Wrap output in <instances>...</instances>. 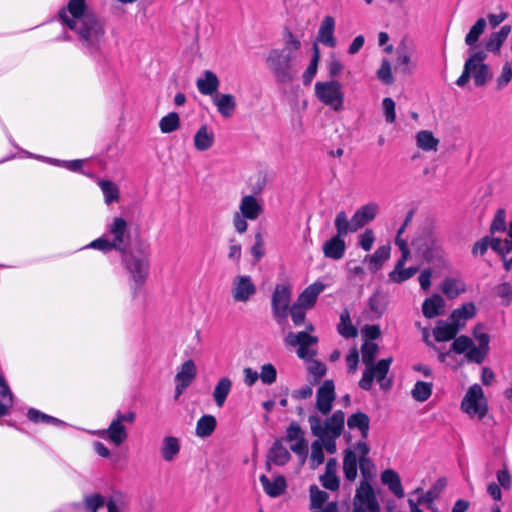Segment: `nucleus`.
Returning <instances> with one entry per match:
<instances>
[{
    "mask_svg": "<svg viewBox=\"0 0 512 512\" xmlns=\"http://www.w3.org/2000/svg\"><path fill=\"white\" fill-rule=\"evenodd\" d=\"M58 15L62 24L75 33L86 53L96 56L101 52L106 37L105 22L89 10L86 0H69Z\"/></svg>",
    "mask_w": 512,
    "mask_h": 512,
    "instance_id": "f257e3e1",
    "label": "nucleus"
},
{
    "mask_svg": "<svg viewBox=\"0 0 512 512\" xmlns=\"http://www.w3.org/2000/svg\"><path fill=\"white\" fill-rule=\"evenodd\" d=\"M300 48V40L288 32L284 47L272 49L268 53L266 63L278 83L287 84L297 77Z\"/></svg>",
    "mask_w": 512,
    "mask_h": 512,
    "instance_id": "f03ea898",
    "label": "nucleus"
},
{
    "mask_svg": "<svg viewBox=\"0 0 512 512\" xmlns=\"http://www.w3.org/2000/svg\"><path fill=\"white\" fill-rule=\"evenodd\" d=\"M362 361L366 365L362 378L359 381V386L365 391L372 388L373 381L376 380L381 389L388 390L391 387V381L386 379L389 372L392 358H386L374 363L375 357L378 353V345L374 342H365L361 348Z\"/></svg>",
    "mask_w": 512,
    "mask_h": 512,
    "instance_id": "7ed1b4c3",
    "label": "nucleus"
},
{
    "mask_svg": "<svg viewBox=\"0 0 512 512\" xmlns=\"http://www.w3.org/2000/svg\"><path fill=\"white\" fill-rule=\"evenodd\" d=\"M129 242L130 232L127 221L122 217H114L107 224L105 233L83 248L98 250L104 254L113 250L122 253L126 251Z\"/></svg>",
    "mask_w": 512,
    "mask_h": 512,
    "instance_id": "20e7f679",
    "label": "nucleus"
},
{
    "mask_svg": "<svg viewBox=\"0 0 512 512\" xmlns=\"http://www.w3.org/2000/svg\"><path fill=\"white\" fill-rule=\"evenodd\" d=\"M125 270L129 274V283L133 296L141 291L149 274V256L142 250L121 253Z\"/></svg>",
    "mask_w": 512,
    "mask_h": 512,
    "instance_id": "39448f33",
    "label": "nucleus"
},
{
    "mask_svg": "<svg viewBox=\"0 0 512 512\" xmlns=\"http://www.w3.org/2000/svg\"><path fill=\"white\" fill-rule=\"evenodd\" d=\"M484 51L474 52L464 64L463 72L456 80V85L464 87L472 78L476 87L485 86L493 77L490 67L485 63Z\"/></svg>",
    "mask_w": 512,
    "mask_h": 512,
    "instance_id": "423d86ee",
    "label": "nucleus"
},
{
    "mask_svg": "<svg viewBox=\"0 0 512 512\" xmlns=\"http://www.w3.org/2000/svg\"><path fill=\"white\" fill-rule=\"evenodd\" d=\"M423 255V258L441 268L448 267V258L443 249V240L438 232L428 229L423 231V236L412 242Z\"/></svg>",
    "mask_w": 512,
    "mask_h": 512,
    "instance_id": "0eeeda50",
    "label": "nucleus"
},
{
    "mask_svg": "<svg viewBox=\"0 0 512 512\" xmlns=\"http://www.w3.org/2000/svg\"><path fill=\"white\" fill-rule=\"evenodd\" d=\"M135 420L136 413L134 411L118 410L106 429L93 430L90 433L119 447L128 439L127 425L134 424Z\"/></svg>",
    "mask_w": 512,
    "mask_h": 512,
    "instance_id": "6e6552de",
    "label": "nucleus"
},
{
    "mask_svg": "<svg viewBox=\"0 0 512 512\" xmlns=\"http://www.w3.org/2000/svg\"><path fill=\"white\" fill-rule=\"evenodd\" d=\"M311 432L314 436L340 437L345 425V414L342 410H336L324 421L317 414L308 417Z\"/></svg>",
    "mask_w": 512,
    "mask_h": 512,
    "instance_id": "1a4fd4ad",
    "label": "nucleus"
},
{
    "mask_svg": "<svg viewBox=\"0 0 512 512\" xmlns=\"http://www.w3.org/2000/svg\"><path fill=\"white\" fill-rule=\"evenodd\" d=\"M263 213L261 202L253 195H245L239 203V211L233 216V225L239 234L248 229L247 220L255 221Z\"/></svg>",
    "mask_w": 512,
    "mask_h": 512,
    "instance_id": "9d476101",
    "label": "nucleus"
},
{
    "mask_svg": "<svg viewBox=\"0 0 512 512\" xmlns=\"http://www.w3.org/2000/svg\"><path fill=\"white\" fill-rule=\"evenodd\" d=\"M461 410L471 418L483 419L488 411L484 391L479 384H473L466 391L462 401Z\"/></svg>",
    "mask_w": 512,
    "mask_h": 512,
    "instance_id": "9b49d317",
    "label": "nucleus"
},
{
    "mask_svg": "<svg viewBox=\"0 0 512 512\" xmlns=\"http://www.w3.org/2000/svg\"><path fill=\"white\" fill-rule=\"evenodd\" d=\"M378 211L379 205L375 202H370L357 209L350 220L344 211L338 212L335 219L341 223L343 222L348 232L355 233L366 224L373 221L377 216Z\"/></svg>",
    "mask_w": 512,
    "mask_h": 512,
    "instance_id": "f8f14e48",
    "label": "nucleus"
},
{
    "mask_svg": "<svg viewBox=\"0 0 512 512\" xmlns=\"http://www.w3.org/2000/svg\"><path fill=\"white\" fill-rule=\"evenodd\" d=\"M292 287L289 284H277L271 297V309L275 321L284 325L291 308Z\"/></svg>",
    "mask_w": 512,
    "mask_h": 512,
    "instance_id": "ddd939ff",
    "label": "nucleus"
},
{
    "mask_svg": "<svg viewBox=\"0 0 512 512\" xmlns=\"http://www.w3.org/2000/svg\"><path fill=\"white\" fill-rule=\"evenodd\" d=\"M315 95L323 104L331 107L334 111L343 109L344 95L340 82L336 80L316 82Z\"/></svg>",
    "mask_w": 512,
    "mask_h": 512,
    "instance_id": "4468645a",
    "label": "nucleus"
},
{
    "mask_svg": "<svg viewBox=\"0 0 512 512\" xmlns=\"http://www.w3.org/2000/svg\"><path fill=\"white\" fill-rule=\"evenodd\" d=\"M395 244L399 247L401 251V257L396 262L393 270L388 274V281L391 283L400 284L412 278L417 273L418 268H405V264L410 255L407 242L404 239H395Z\"/></svg>",
    "mask_w": 512,
    "mask_h": 512,
    "instance_id": "2eb2a0df",
    "label": "nucleus"
},
{
    "mask_svg": "<svg viewBox=\"0 0 512 512\" xmlns=\"http://www.w3.org/2000/svg\"><path fill=\"white\" fill-rule=\"evenodd\" d=\"M395 68L403 74H410L417 66V46L410 38H404L396 50Z\"/></svg>",
    "mask_w": 512,
    "mask_h": 512,
    "instance_id": "dca6fc26",
    "label": "nucleus"
},
{
    "mask_svg": "<svg viewBox=\"0 0 512 512\" xmlns=\"http://www.w3.org/2000/svg\"><path fill=\"white\" fill-rule=\"evenodd\" d=\"M334 225L336 228V234L323 243L322 250L326 258L340 260L344 257L346 251L344 237L350 232H348L343 222L341 223L335 219Z\"/></svg>",
    "mask_w": 512,
    "mask_h": 512,
    "instance_id": "f3484780",
    "label": "nucleus"
},
{
    "mask_svg": "<svg viewBox=\"0 0 512 512\" xmlns=\"http://www.w3.org/2000/svg\"><path fill=\"white\" fill-rule=\"evenodd\" d=\"M284 342L287 346L298 347L297 355L301 359H311L315 356V351L310 349L311 345L318 342L316 336H312L307 331L289 332L285 336Z\"/></svg>",
    "mask_w": 512,
    "mask_h": 512,
    "instance_id": "a211bd4d",
    "label": "nucleus"
},
{
    "mask_svg": "<svg viewBox=\"0 0 512 512\" xmlns=\"http://www.w3.org/2000/svg\"><path fill=\"white\" fill-rule=\"evenodd\" d=\"M106 504L108 512H120V507L124 506L125 500L121 493L112 495L108 501L97 493L90 494L84 497V505L87 512H97V510Z\"/></svg>",
    "mask_w": 512,
    "mask_h": 512,
    "instance_id": "6ab92c4d",
    "label": "nucleus"
},
{
    "mask_svg": "<svg viewBox=\"0 0 512 512\" xmlns=\"http://www.w3.org/2000/svg\"><path fill=\"white\" fill-rule=\"evenodd\" d=\"M257 288L248 275H237L233 278L231 294L236 302L246 303L256 294Z\"/></svg>",
    "mask_w": 512,
    "mask_h": 512,
    "instance_id": "aec40b11",
    "label": "nucleus"
},
{
    "mask_svg": "<svg viewBox=\"0 0 512 512\" xmlns=\"http://www.w3.org/2000/svg\"><path fill=\"white\" fill-rule=\"evenodd\" d=\"M335 386L332 380H325L316 392V409L323 415L327 416L332 408L335 400Z\"/></svg>",
    "mask_w": 512,
    "mask_h": 512,
    "instance_id": "412c9836",
    "label": "nucleus"
},
{
    "mask_svg": "<svg viewBox=\"0 0 512 512\" xmlns=\"http://www.w3.org/2000/svg\"><path fill=\"white\" fill-rule=\"evenodd\" d=\"M196 365L193 360L185 361L175 375V399H178L185 389L191 384L196 377Z\"/></svg>",
    "mask_w": 512,
    "mask_h": 512,
    "instance_id": "4be33fe9",
    "label": "nucleus"
},
{
    "mask_svg": "<svg viewBox=\"0 0 512 512\" xmlns=\"http://www.w3.org/2000/svg\"><path fill=\"white\" fill-rule=\"evenodd\" d=\"M391 247L389 244H385L379 246L374 253L367 254L363 259V264H365L370 272L379 271L384 263L390 258Z\"/></svg>",
    "mask_w": 512,
    "mask_h": 512,
    "instance_id": "5701e85b",
    "label": "nucleus"
},
{
    "mask_svg": "<svg viewBox=\"0 0 512 512\" xmlns=\"http://www.w3.org/2000/svg\"><path fill=\"white\" fill-rule=\"evenodd\" d=\"M325 288L326 285L324 283L321 281H315L300 293L296 303L308 309L312 308L315 305L318 296L325 290Z\"/></svg>",
    "mask_w": 512,
    "mask_h": 512,
    "instance_id": "b1692460",
    "label": "nucleus"
},
{
    "mask_svg": "<svg viewBox=\"0 0 512 512\" xmlns=\"http://www.w3.org/2000/svg\"><path fill=\"white\" fill-rule=\"evenodd\" d=\"M334 31L335 19L332 16H325L319 26L317 40L329 48H334L337 44Z\"/></svg>",
    "mask_w": 512,
    "mask_h": 512,
    "instance_id": "393cba45",
    "label": "nucleus"
},
{
    "mask_svg": "<svg viewBox=\"0 0 512 512\" xmlns=\"http://www.w3.org/2000/svg\"><path fill=\"white\" fill-rule=\"evenodd\" d=\"M383 485L387 486L389 491L398 499L405 496L399 474L393 469H386L380 476Z\"/></svg>",
    "mask_w": 512,
    "mask_h": 512,
    "instance_id": "a878e982",
    "label": "nucleus"
},
{
    "mask_svg": "<svg viewBox=\"0 0 512 512\" xmlns=\"http://www.w3.org/2000/svg\"><path fill=\"white\" fill-rule=\"evenodd\" d=\"M181 450L180 439L175 436H165L160 446V455L166 462H173Z\"/></svg>",
    "mask_w": 512,
    "mask_h": 512,
    "instance_id": "bb28decb",
    "label": "nucleus"
},
{
    "mask_svg": "<svg viewBox=\"0 0 512 512\" xmlns=\"http://www.w3.org/2000/svg\"><path fill=\"white\" fill-rule=\"evenodd\" d=\"M259 479L265 493L272 498L280 496L286 490V480L281 475H278L277 477L271 480L266 475L263 474L260 476Z\"/></svg>",
    "mask_w": 512,
    "mask_h": 512,
    "instance_id": "cd10ccee",
    "label": "nucleus"
},
{
    "mask_svg": "<svg viewBox=\"0 0 512 512\" xmlns=\"http://www.w3.org/2000/svg\"><path fill=\"white\" fill-rule=\"evenodd\" d=\"M359 466V454L353 448L345 450L343 459V472L344 476L348 481H354L357 477V471Z\"/></svg>",
    "mask_w": 512,
    "mask_h": 512,
    "instance_id": "c85d7f7f",
    "label": "nucleus"
},
{
    "mask_svg": "<svg viewBox=\"0 0 512 512\" xmlns=\"http://www.w3.org/2000/svg\"><path fill=\"white\" fill-rule=\"evenodd\" d=\"M476 315V307L474 303H464L459 308L452 311L449 320L452 321L460 330L465 326L469 319Z\"/></svg>",
    "mask_w": 512,
    "mask_h": 512,
    "instance_id": "c756f323",
    "label": "nucleus"
},
{
    "mask_svg": "<svg viewBox=\"0 0 512 512\" xmlns=\"http://www.w3.org/2000/svg\"><path fill=\"white\" fill-rule=\"evenodd\" d=\"M193 142L197 151L203 152L210 149L215 142V135L213 130L206 124L200 126L194 135Z\"/></svg>",
    "mask_w": 512,
    "mask_h": 512,
    "instance_id": "7c9ffc66",
    "label": "nucleus"
},
{
    "mask_svg": "<svg viewBox=\"0 0 512 512\" xmlns=\"http://www.w3.org/2000/svg\"><path fill=\"white\" fill-rule=\"evenodd\" d=\"M459 331L460 329L449 319L440 320L433 330V335L437 342H446L454 339Z\"/></svg>",
    "mask_w": 512,
    "mask_h": 512,
    "instance_id": "2f4dec72",
    "label": "nucleus"
},
{
    "mask_svg": "<svg viewBox=\"0 0 512 512\" xmlns=\"http://www.w3.org/2000/svg\"><path fill=\"white\" fill-rule=\"evenodd\" d=\"M220 81L217 75L210 71L205 70L203 77H200L196 81L198 91L203 95H213L217 92Z\"/></svg>",
    "mask_w": 512,
    "mask_h": 512,
    "instance_id": "473e14b6",
    "label": "nucleus"
},
{
    "mask_svg": "<svg viewBox=\"0 0 512 512\" xmlns=\"http://www.w3.org/2000/svg\"><path fill=\"white\" fill-rule=\"evenodd\" d=\"M231 389H232V381L230 378L221 377L217 381V383L213 389V393H212L213 400L217 407L221 408L224 406L225 401H226L229 393L231 392Z\"/></svg>",
    "mask_w": 512,
    "mask_h": 512,
    "instance_id": "72a5a7b5",
    "label": "nucleus"
},
{
    "mask_svg": "<svg viewBox=\"0 0 512 512\" xmlns=\"http://www.w3.org/2000/svg\"><path fill=\"white\" fill-rule=\"evenodd\" d=\"M441 290L448 299H455L466 291V285L461 279L447 277L441 284Z\"/></svg>",
    "mask_w": 512,
    "mask_h": 512,
    "instance_id": "f704fd0d",
    "label": "nucleus"
},
{
    "mask_svg": "<svg viewBox=\"0 0 512 512\" xmlns=\"http://www.w3.org/2000/svg\"><path fill=\"white\" fill-rule=\"evenodd\" d=\"M213 103L223 117H230L236 108L235 97L232 94H216Z\"/></svg>",
    "mask_w": 512,
    "mask_h": 512,
    "instance_id": "c9c22d12",
    "label": "nucleus"
},
{
    "mask_svg": "<svg viewBox=\"0 0 512 512\" xmlns=\"http://www.w3.org/2000/svg\"><path fill=\"white\" fill-rule=\"evenodd\" d=\"M355 450L359 454V466L358 467H359L362 475L365 478H367L370 475L371 470L374 468L372 461L368 457L370 448L364 440H361L355 444Z\"/></svg>",
    "mask_w": 512,
    "mask_h": 512,
    "instance_id": "e433bc0d",
    "label": "nucleus"
},
{
    "mask_svg": "<svg viewBox=\"0 0 512 512\" xmlns=\"http://www.w3.org/2000/svg\"><path fill=\"white\" fill-rule=\"evenodd\" d=\"M444 305L443 298L439 294H434L424 300L422 304L423 315L429 319L434 318L441 314Z\"/></svg>",
    "mask_w": 512,
    "mask_h": 512,
    "instance_id": "4c0bfd02",
    "label": "nucleus"
},
{
    "mask_svg": "<svg viewBox=\"0 0 512 512\" xmlns=\"http://www.w3.org/2000/svg\"><path fill=\"white\" fill-rule=\"evenodd\" d=\"M13 405V394L12 391L0 372V418L9 413L10 408Z\"/></svg>",
    "mask_w": 512,
    "mask_h": 512,
    "instance_id": "58836bf2",
    "label": "nucleus"
},
{
    "mask_svg": "<svg viewBox=\"0 0 512 512\" xmlns=\"http://www.w3.org/2000/svg\"><path fill=\"white\" fill-rule=\"evenodd\" d=\"M511 32L510 25H504L499 31L490 34L486 41L485 48L489 52H498Z\"/></svg>",
    "mask_w": 512,
    "mask_h": 512,
    "instance_id": "ea45409f",
    "label": "nucleus"
},
{
    "mask_svg": "<svg viewBox=\"0 0 512 512\" xmlns=\"http://www.w3.org/2000/svg\"><path fill=\"white\" fill-rule=\"evenodd\" d=\"M347 425L351 430L358 429L361 433L362 439H366L368 437L370 419L365 413L357 412L350 415L347 419Z\"/></svg>",
    "mask_w": 512,
    "mask_h": 512,
    "instance_id": "a19ab883",
    "label": "nucleus"
},
{
    "mask_svg": "<svg viewBox=\"0 0 512 512\" xmlns=\"http://www.w3.org/2000/svg\"><path fill=\"white\" fill-rule=\"evenodd\" d=\"M27 418L33 423H46L49 425L57 426V427H66L67 423L56 418L41 412L38 409L30 408L27 412Z\"/></svg>",
    "mask_w": 512,
    "mask_h": 512,
    "instance_id": "79ce46f5",
    "label": "nucleus"
},
{
    "mask_svg": "<svg viewBox=\"0 0 512 512\" xmlns=\"http://www.w3.org/2000/svg\"><path fill=\"white\" fill-rule=\"evenodd\" d=\"M416 145L423 151H436L439 139L429 130H421L416 134Z\"/></svg>",
    "mask_w": 512,
    "mask_h": 512,
    "instance_id": "37998d69",
    "label": "nucleus"
},
{
    "mask_svg": "<svg viewBox=\"0 0 512 512\" xmlns=\"http://www.w3.org/2000/svg\"><path fill=\"white\" fill-rule=\"evenodd\" d=\"M268 458L275 465L282 466L290 460L291 455L280 441H276L269 451Z\"/></svg>",
    "mask_w": 512,
    "mask_h": 512,
    "instance_id": "c03bdc74",
    "label": "nucleus"
},
{
    "mask_svg": "<svg viewBox=\"0 0 512 512\" xmlns=\"http://www.w3.org/2000/svg\"><path fill=\"white\" fill-rule=\"evenodd\" d=\"M216 425L217 421L213 415H203L197 421L196 435L202 438L208 437L214 432Z\"/></svg>",
    "mask_w": 512,
    "mask_h": 512,
    "instance_id": "a18cd8bd",
    "label": "nucleus"
},
{
    "mask_svg": "<svg viewBox=\"0 0 512 512\" xmlns=\"http://www.w3.org/2000/svg\"><path fill=\"white\" fill-rule=\"evenodd\" d=\"M337 330L341 336L347 339L357 336V328L351 323L350 314L347 310L342 311L340 314V323Z\"/></svg>",
    "mask_w": 512,
    "mask_h": 512,
    "instance_id": "49530a36",
    "label": "nucleus"
},
{
    "mask_svg": "<svg viewBox=\"0 0 512 512\" xmlns=\"http://www.w3.org/2000/svg\"><path fill=\"white\" fill-rule=\"evenodd\" d=\"M98 185L104 195V200L107 205L119 199V188L110 180H99Z\"/></svg>",
    "mask_w": 512,
    "mask_h": 512,
    "instance_id": "de8ad7c7",
    "label": "nucleus"
},
{
    "mask_svg": "<svg viewBox=\"0 0 512 512\" xmlns=\"http://www.w3.org/2000/svg\"><path fill=\"white\" fill-rule=\"evenodd\" d=\"M433 384L431 382L417 381L411 390V395L418 402L426 401L432 394Z\"/></svg>",
    "mask_w": 512,
    "mask_h": 512,
    "instance_id": "09e8293b",
    "label": "nucleus"
},
{
    "mask_svg": "<svg viewBox=\"0 0 512 512\" xmlns=\"http://www.w3.org/2000/svg\"><path fill=\"white\" fill-rule=\"evenodd\" d=\"M486 25V20L484 18H479L475 22V24L470 28L469 32L465 37L466 45L473 47L479 40V37L483 34Z\"/></svg>",
    "mask_w": 512,
    "mask_h": 512,
    "instance_id": "8fccbe9b",
    "label": "nucleus"
},
{
    "mask_svg": "<svg viewBox=\"0 0 512 512\" xmlns=\"http://www.w3.org/2000/svg\"><path fill=\"white\" fill-rule=\"evenodd\" d=\"M180 126V118L176 112H170L162 117L159 122V128L162 133H171L176 131Z\"/></svg>",
    "mask_w": 512,
    "mask_h": 512,
    "instance_id": "3c124183",
    "label": "nucleus"
},
{
    "mask_svg": "<svg viewBox=\"0 0 512 512\" xmlns=\"http://www.w3.org/2000/svg\"><path fill=\"white\" fill-rule=\"evenodd\" d=\"M310 508H321L328 499V494L319 489L317 485H311L310 489Z\"/></svg>",
    "mask_w": 512,
    "mask_h": 512,
    "instance_id": "603ef678",
    "label": "nucleus"
},
{
    "mask_svg": "<svg viewBox=\"0 0 512 512\" xmlns=\"http://www.w3.org/2000/svg\"><path fill=\"white\" fill-rule=\"evenodd\" d=\"M507 230V224H506V210L504 208L497 209L491 226H490V232L492 234L498 233V232H505Z\"/></svg>",
    "mask_w": 512,
    "mask_h": 512,
    "instance_id": "864d4df0",
    "label": "nucleus"
},
{
    "mask_svg": "<svg viewBox=\"0 0 512 512\" xmlns=\"http://www.w3.org/2000/svg\"><path fill=\"white\" fill-rule=\"evenodd\" d=\"M374 242H375V234L371 228L365 229L358 236V246L366 252H368L372 249Z\"/></svg>",
    "mask_w": 512,
    "mask_h": 512,
    "instance_id": "5fc2aeb1",
    "label": "nucleus"
},
{
    "mask_svg": "<svg viewBox=\"0 0 512 512\" xmlns=\"http://www.w3.org/2000/svg\"><path fill=\"white\" fill-rule=\"evenodd\" d=\"M310 462L312 467H317L324 462V452L320 440L313 441L311 445Z\"/></svg>",
    "mask_w": 512,
    "mask_h": 512,
    "instance_id": "6e6d98bb",
    "label": "nucleus"
},
{
    "mask_svg": "<svg viewBox=\"0 0 512 512\" xmlns=\"http://www.w3.org/2000/svg\"><path fill=\"white\" fill-rule=\"evenodd\" d=\"M473 341L471 338L465 335H461L459 337H455L454 341L451 345V351H454L455 353L462 354L464 352H468L470 347L472 346Z\"/></svg>",
    "mask_w": 512,
    "mask_h": 512,
    "instance_id": "4d7b16f0",
    "label": "nucleus"
},
{
    "mask_svg": "<svg viewBox=\"0 0 512 512\" xmlns=\"http://www.w3.org/2000/svg\"><path fill=\"white\" fill-rule=\"evenodd\" d=\"M259 378L261 379L262 383L265 385L273 384L277 378L276 368L270 363L264 364L261 367V372L259 374Z\"/></svg>",
    "mask_w": 512,
    "mask_h": 512,
    "instance_id": "13d9d810",
    "label": "nucleus"
},
{
    "mask_svg": "<svg viewBox=\"0 0 512 512\" xmlns=\"http://www.w3.org/2000/svg\"><path fill=\"white\" fill-rule=\"evenodd\" d=\"M489 350L482 348L480 346H475L474 343L466 353V358L470 362H474L477 364H481Z\"/></svg>",
    "mask_w": 512,
    "mask_h": 512,
    "instance_id": "bf43d9fd",
    "label": "nucleus"
},
{
    "mask_svg": "<svg viewBox=\"0 0 512 512\" xmlns=\"http://www.w3.org/2000/svg\"><path fill=\"white\" fill-rule=\"evenodd\" d=\"M308 308L303 307L297 303H294L289 309V315L291 316L292 322L295 326H301L306 317V310Z\"/></svg>",
    "mask_w": 512,
    "mask_h": 512,
    "instance_id": "052dcab7",
    "label": "nucleus"
},
{
    "mask_svg": "<svg viewBox=\"0 0 512 512\" xmlns=\"http://www.w3.org/2000/svg\"><path fill=\"white\" fill-rule=\"evenodd\" d=\"M374 491L371 485L367 482H362L360 486L356 490L355 495V504H359L363 501H367L368 499L374 497Z\"/></svg>",
    "mask_w": 512,
    "mask_h": 512,
    "instance_id": "680f3d73",
    "label": "nucleus"
},
{
    "mask_svg": "<svg viewBox=\"0 0 512 512\" xmlns=\"http://www.w3.org/2000/svg\"><path fill=\"white\" fill-rule=\"evenodd\" d=\"M377 77L384 84H392L393 83L394 79L392 76L391 65L388 60L382 61V64H381L379 70L377 71Z\"/></svg>",
    "mask_w": 512,
    "mask_h": 512,
    "instance_id": "e2e57ef3",
    "label": "nucleus"
},
{
    "mask_svg": "<svg viewBox=\"0 0 512 512\" xmlns=\"http://www.w3.org/2000/svg\"><path fill=\"white\" fill-rule=\"evenodd\" d=\"M290 449L297 456H299L302 461H305L308 455V441L305 438L293 441V443L290 445Z\"/></svg>",
    "mask_w": 512,
    "mask_h": 512,
    "instance_id": "0e129e2a",
    "label": "nucleus"
},
{
    "mask_svg": "<svg viewBox=\"0 0 512 512\" xmlns=\"http://www.w3.org/2000/svg\"><path fill=\"white\" fill-rule=\"evenodd\" d=\"M383 112L388 123H394L396 119L395 102L392 98H384L382 101Z\"/></svg>",
    "mask_w": 512,
    "mask_h": 512,
    "instance_id": "69168bd1",
    "label": "nucleus"
},
{
    "mask_svg": "<svg viewBox=\"0 0 512 512\" xmlns=\"http://www.w3.org/2000/svg\"><path fill=\"white\" fill-rule=\"evenodd\" d=\"M304 431L301 429L300 425L296 422H292L287 430L285 440L287 442L297 441L301 438H304Z\"/></svg>",
    "mask_w": 512,
    "mask_h": 512,
    "instance_id": "338daca9",
    "label": "nucleus"
},
{
    "mask_svg": "<svg viewBox=\"0 0 512 512\" xmlns=\"http://www.w3.org/2000/svg\"><path fill=\"white\" fill-rule=\"evenodd\" d=\"M512 79V68L509 63H505L502 67L501 74L497 78V88L502 89L509 84Z\"/></svg>",
    "mask_w": 512,
    "mask_h": 512,
    "instance_id": "774afa93",
    "label": "nucleus"
}]
</instances>
